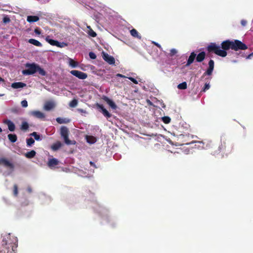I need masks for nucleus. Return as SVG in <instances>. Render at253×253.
<instances>
[{
    "label": "nucleus",
    "instance_id": "f257e3e1",
    "mask_svg": "<svg viewBox=\"0 0 253 253\" xmlns=\"http://www.w3.org/2000/svg\"><path fill=\"white\" fill-rule=\"evenodd\" d=\"M221 45V47L215 43H211L208 46V50L209 52H213L218 56L225 57L227 55L226 50L230 48L235 50H244L247 48L246 44L238 40H235L234 42L225 41L223 42Z\"/></svg>",
    "mask_w": 253,
    "mask_h": 253
},
{
    "label": "nucleus",
    "instance_id": "f03ea898",
    "mask_svg": "<svg viewBox=\"0 0 253 253\" xmlns=\"http://www.w3.org/2000/svg\"><path fill=\"white\" fill-rule=\"evenodd\" d=\"M10 237V234H8V235H6L5 236L3 237L2 241V245H7L8 244V246L10 245V247H12V250L14 251V249L17 248V239L16 237H12V239H11V242L10 241H7V239H9V238ZM7 249H9V247L8 246Z\"/></svg>",
    "mask_w": 253,
    "mask_h": 253
},
{
    "label": "nucleus",
    "instance_id": "7ed1b4c3",
    "mask_svg": "<svg viewBox=\"0 0 253 253\" xmlns=\"http://www.w3.org/2000/svg\"><path fill=\"white\" fill-rule=\"evenodd\" d=\"M25 67L26 69L22 72L24 75H33L37 72L38 65L35 63H27Z\"/></svg>",
    "mask_w": 253,
    "mask_h": 253
},
{
    "label": "nucleus",
    "instance_id": "20e7f679",
    "mask_svg": "<svg viewBox=\"0 0 253 253\" xmlns=\"http://www.w3.org/2000/svg\"><path fill=\"white\" fill-rule=\"evenodd\" d=\"M60 134L63 138L66 144L69 145L72 144L68 138V129L65 126H62L60 129Z\"/></svg>",
    "mask_w": 253,
    "mask_h": 253
},
{
    "label": "nucleus",
    "instance_id": "39448f33",
    "mask_svg": "<svg viewBox=\"0 0 253 253\" xmlns=\"http://www.w3.org/2000/svg\"><path fill=\"white\" fill-rule=\"evenodd\" d=\"M45 41L48 42L50 44L52 45H55L59 47H63L67 45V44L65 42H60L51 39L49 36H47L45 38Z\"/></svg>",
    "mask_w": 253,
    "mask_h": 253
},
{
    "label": "nucleus",
    "instance_id": "423d86ee",
    "mask_svg": "<svg viewBox=\"0 0 253 253\" xmlns=\"http://www.w3.org/2000/svg\"><path fill=\"white\" fill-rule=\"evenodd\" d=\"M70 73L79 79L84 80L87 78V75L84 72L78 70H72Z\"/></svg>",
    "mask_w": 253,
    "mask_h": 253
},
{
    "label": "nucleus",
    "instance_id": "0eeeda50",
    "mask_svg": "<svg viewBox=\"0 0 253 253\" xmlns=\"http://www.w3.org/2000/svg\"><path fill=\"white\" fill-rule=\"evenodd\" d=\"M56 106V102L54 101L50 100L46 101L43 106V109L46 111H50L54 108Z\"/></svg>",
    "mask_w": 253,
    "mask_h": 253
},
{
    "label": "nucleus",
    "instance_id": "6e6552de",
    "mask_svg": "<svg viewBox=\"0 0 253 253\" xmlns=\"http://www.w3.org/2000/svg\"><path fill=\"white\" fill-rule=\"evenodd\" d=\"M102 57L103 59L109 64H114L115 63L114 58L104 52H102Z\"/></svg>",
    "mask_w": 253,
    "mask_h": 253
},
{
    "label": "nucleus",
    "instance_id": "1a4fd4ad",
    "mask_svg": "<svg viewBox=\"0 0 253 253\" xmlns=\"http://www.w3.org/2000/svg\"><path fill=\"white\" fill-rule=\"evenodd\" d=\"M209 68L206 72L203 74V77L206 75L211 76L212 74L214 69V61L212 60H210L209 62Z\"/></svg>",
    "mask_w": 253,
    "mask_h": 253
},
{
    "label": "nucleus",
    "instance_id": "9d476101",
    "mask_svg": "<svg viewBox=\"0 0 253 253\" xmlns=\"http://www.w3.org/2000/svg\"><path fill=\"white\" fill-rule=\"evenodd\" d=\"M30 115L38 119H44L45 115L42 112L39 111H33L30 112Z\"/></svg>",
    "mask_w": 253,
    "mask_h": 253
},
{
    "label": "nucleus",
    "instance_id": "9b49d317",
    "mask_svg": "<svg viewBox=\"0 0 253 253\" xmlns=\"http://www.w3.org/2000/svg\"><path fill=\"white\" fill-rule=\"evenodd\" d=\"M58 164L59 161L57 159L55 158H52L49 159L47 165L50 169H54Z\"/></svg>",
    "mask_w": 253,
    "mask_h": 253
},
{
    "label": "nucleus",
    "instance_id": "f8f14e48",
    "mask_svg": "<svg viewBox=\"0 0 253 253\" xmlns=\"http://www.w3.org/2000/svg\"><path fill=\"white\" fill-rule=\"evenodd\" d=\"M26 86V84L22 82H15L11 84V86L13 88L18 89L23 88Z\"/></svg>",
    "mask_w": 253,
    "mask_h": 253
},
{
    "label": "nucleus",
    "instance_id": "ddd939ff",
    "mask_svg": "<svg viewBox=\"0 0 253 253\" xmlns=\"http://www.w3.org/2000/svg\"><path fill=\"white\" fill-rule=\"evenodd\" d=\"M103 99L107 102V103L113 109H116L117 108V106L115 103L113 102V100L109 99L108 97L106 96H104L103 97Z\"/></svg>",
    "mask_w": 253,
    "mask_h": 253
},
{
    "label": "nucleus",
    "instance_id": "4468645a",
    "mask_svg": "<svg viewBox=\"0 0 253 253\" xmlns=\"http://www.w3.org/2000/svg\"><path fill=\"white\" fill-rule=\"evenodd\" d=\"M196 54L194 52H193L191 53L190 56L189 57V58L188 59L186 66H189L190 64H191L193 63V62L194 61V60L196 57Z\"/></svg>",
    "mask_w": 253,
    "mask_h": 253
},
{
    "label": "nucleus",
    "instance_id": "2eb2a0df",
    "mask_svg": "<svg viewBox=\"0 0 253 253\" xmlns=\"http://www.w3.org/2000/svg\"><path fill=\"white\" fill-rule=\"evenodd\" d=\"M5 123L7 124L9 130L11 131L14 130L15 126L14 123L10 120H6L5 121Z\"/></svg>",
    "mask_w": 253,
    "mask_h": 253
},
{
    "label": "nucleus",
    "instance_id": "dca6fc26",
    "mask_svg": "<svg viewBox=\"0 0 253 253\" xmlns=\"http://www.w3.org/2000/svg\"><path fill=\"white\" fill-rule=\"evenodd\" d=\"M39 20V17L38 16H28L27 18V20L29 23H33L35 22H37Z\"/></svg>",
    "mask_w": 253,
    "mask_h": 253
},
{
    "label": "nucleus",
    "instance_id": "f3484780",
    "mask_svg": "<svg viewBox=\"0 0 253 253\" xmlns=\"http://www.w3.org/2000/svg\"><path fill=\"white\" fill-rule=\"evenodd\" d=\"M0 164L3 165L7 167H12V165L8 161L3 158L0 159Z\"/></svg>",
    "mask_w": 253,
    "mask_h": 253
},
{
    "label": "nucleus",
    "instance_id": "a211bd4d",
    "mask_svg": "<svg viewBox=\"0 0 253 253\" xmlns=\"http://www.w3.org/2000/svg\"><path fill=\"white\" fill-rule=\"evenodd\" d=\"M28 42L32 44L37 46L41 47L42 46V44L40 42H39L38 41H37L35 39H29L28 41Z\"/></svg>",
    "mask_w": 253,
    "mask_h": 253
},
{
    "label": "nucleus",
    "instance_id": "6ab92c4d",
    "mask_svg": "<svg viewBox=\"0 0 253 253\" xmlns=\"http://www.w3.org/2000/svg\"><path fill=\"white\" fill-rule=\"evenodd\" d=\"M99 107L101 110L102 113L104 116L107 118H110L111 117V114L106 109L103 107V106L99 105Z\"/></svg>",
    "mask_w": 253,
    "mask_h": 253
},
{
    "label": "nucleus",
    "instance_id": "aec40b11",
    "mask_svg": "<svg viewBox=\"0 0 253 253\" xmlns=\"http://www.w3.org/2000/svg\"><path fill=\"white\" fill-rule=\"evenodd\" d=\"M69 65L72 68H76L78 66L79 64L71 58L68 59Z\"/></svg>",
    "mask_w": 253,
    "mask_h": 253
},
{
    "label": "nucleus",
    "instance_id": "412c9836",
    "mask_svg": "<svg viewBox=\"0 0 253 253\" xmlns=\"http://www.w3.org/2000/svg\"><path fill=\"white\" fill-rule=\"evenodd\" d=\"M205 57V52H201L198 54L196 57V60L198 62H202Z\"/></svg>",
    "mask_w": 253,
    "mask_h": 253
},
{
    "label": "nucleus",
    "instance_id": "4be33fe9",
    "mask_svg": "<svg viewBox=\"0 0 253 253\" xmlns=\"http://www.w3.org/2000/svg\"><path fill=\"white\" fill-rule=\"evenodd\" d=\"M86 139L87 142L90 144H93L96 141V138L93 136H86Z\"/></svg>",
    "mask_w": 253,
    "mask_h": 253
},
{
    "label": "nucleus",
    "instance_id": "5701e85b",
    "mask_svg": "<svg viewBox=\"0 0 253 253\" xmlns=\"http://www.w3.org/2000/svg\"><path fill=\"white\" fill-rule=\"evenodd\" d=\"M36 151L34 150H32L30 152L26 153L25 154V156L26 158H27L28 159H31V158H34L36 156Z\"/></svg>",
    "mask_w": 253,
    "mask_h": 253
},
{
    "label": "nucleus",
    "instance_id": "b1692460",
    "mask_svg": "<svg viewBox=\"0 0 253 253\" xmlns=\"http://www.w3.org/2000/svg\"><path fill=\"white\" fill-rule=\"evenodd\" d=\"M56 121L59 124H66L70 122V120L66 118H56Z\"/></svg>",
    "mask_w": 253,
    "mask_h": 253
},
{
    "label": "nucleus",
    "instance_id": "393cba45",
    "mask_svg": "<svg viewBox=\"0 0 253 253\" xmlns=\"http://www.w3.org/2000/svg\"><path fill=\"white\" fill-rule=\"evenodd\" d=\"M61 147V142L58 141L54 144H53L51 146V148L52 150L53 151H56L59 149Z\"/></svg>",
    "mask_w": 253,
    "mask_h": 253
},
{
    "label": "nucleus",
    "instance_id": "a878e982",
    "mask_svg": "<svg viewBox=\"0 0 253 253\" xmlns=\"http://www.w3.org/2000/svg\"><path fill=\"white\" fill-rule=\"evenodd\" d=\"M130 34L132 36L135 38H137L139 39H141V36H140L137 32V31L135 29H132L130 31Z\"/></svg>",
    "mask_w": 253,
    "mask_h": 253
},
{
    "label": "nucleus",
    "instance_id": "bb28decb",
    "mask_svg": "<svg viewBox=\"0 0 253 253\" xmlns=\"http://www.w3.org/2000/svg\"><path fill=\"white\" fill-rule=\"evenodd\" d=\"M87 28L88 29V31L87 32L90 37H95L96 36V33L91 29L89 26H87Z\"/></svg>",
    "mask_w": 253,
    "mask_h": 253
},
{
    "label": "nucleus",
    "instance_id": "cd10ccee",
    "mask_svg": "<svg viewBox=\"0 0 253 253\" xmlns=\"http://www.w3.org/2000/svg\"><path fill=\"white\" fill-rule=\"evenodd\" d=\"M8 137L12 142H15L17 140V136L15 134H9L8 135Z\"/></svg>",
    "mask_w": 253,
    "mask_h": 253
},
{
    "label": "nucleus",
    "instance_id": "c85d7f7f",
    "mask_svg": "<svg viewBox=\"0 0 253 253\" xmlns=\"http://www.w3.org/2000/svg\"><path fill=\"white\" fill-rule=\"evenodd\" d=\"M30 135L34 136L36 140L39 141L42 140L41 136L39 134H38L36 132H33V133L30 134Z\"/></svg>",
    "mask_w": 253,
    "mask_h": 253
},
{
    "label": "nucleus",
    "instance_id": "c756f323",
    "mask_svg": "<svg viewBox=\"0 0 253 253\" xmlns=\"http://www.w3.org/2000/svg\"><path fill=\"white\" fill-rule=\"evenodd\" d=\"M26 142L27 146L30 147L34 143L35 141L32 138H29L27 139Z\"/></svg>",
    "mask_w": 253,
    "mask_h": 253
},
{
    "label": "nucleus",
    "instance_id": "7c9ffc66",
    "mask_svg": "<svg viewBox=\"0 0 253 253\" xmlns=\"http://www.w3.org/2000/svg\"><path fill=\"white\" fill-rule=\"evenodd\" d=\"M177 87L180 89H185L187 88V84L186 82H183L179 84Z\"/></svg>",
    "mask_w": 253,
    "mask_h": 253
},
{
    "label": "nucleus",
    "instance_id": "2f4dec72",
    "mask_svg": "<svg viewBox=\"0 0 253 253\" xmlns=\"http://www.w3.org/2000/svg\"><path fill=\"white\" fill-rule=\"evenodd\" d=\"M29 128V125L26 122H23L22 123L21 126V129L22 130H26Z\"/></svg>",
    "mask_w": 253,
    "mask_h": 253
},
{
    "label": "nucleus",
    "instance_id": "473e14b6",
    "mask_svg": "<svg viewBox=\"0 0 253 253\" xmlns=\"http://www.w3.org/2000/svg\"><path fill=\"white\" fill-rule=\"evenodd\" d=\"M37 72H38L42 76H45L46 74L44 70L41 68L39 65H38Z\"/></svg>",
    "mask_w": 253,
    "mask_h": 253
},
{
    "label": "nucleus",
    "instance_id": "72a5a7b5",
    "mask_svg": "<svg viewBox=\"0 0 253 253\" xmlns=\"http://www.w3.org/2000/svg\"><path fill=\"white\" fill-rule=\"evenodd\" d=\"M78 104V101L76 99H73L69 104L71 107H75Z\"/></svg>",
    "mask_w": 253,
    "mask_h": 253
},
{
    "label": "nucleus",
    "instance_id": "f704fd0d",
    "mask_svg": "<svg viewBox=\"0 0 253 253\" xmlns=\"http://www.w3.org/2000/svg\"><path fill=\"white\" fill-rule=\"evenodd\" d=\"M162 120L165 124H169L170 122V118L167 116L163 117Z\"/></svg>",
    "mask_w": 253,
    "mask_h": 253
},
{
    "label": "nucleus",
    "instance_id": "c9c22d12",
    "mask_svg": "<svg viewBox=\"0 0 253 253\" xmlns=\"http://www.w3.org/2000/svg\"><path fill=\"white\" fill-rule=\"evenodd\" d=\"M21 105L23 107H27L28 106V102L26 100H23L21 102Z\"/></svg>",
    "mask_w": 253,
    "mask_h": 253
},
{
    "label": "nucleus",
    "instance_id": "e433bc0d",
    "mask_svg": "<svg viewBox=\"0 0 253 253\" xmlns=\"http://www.w3.org/2000/svg\"><path fill=\"white\" fill-rule=\"evenodd\" d=\"M3 22L4 23H7L10 22V19L8 16H4L3 18Z\"/></svg>",
    "mask_w": 253,
    "mask_h": 253
},
{
    "label": "nucleus",
    "instance_id": "4c0bfd02",
    "mask_svg": "<svg viewBox=\"0 0 253 253\" xmlns=\"http://www.w3.org/2000/svg\"><path fill=\"white\" fill-rule=\"evenodd\" d=\"M210 87V83H206L204 86V88L203 89L204 91H206L207 90L209 89Z\"/></svg>",
    "mask_w": 253,
    "mask_h": 253
},
{
    "label": "nucleus",
    "instance_id": "58836bf2",
    "mask_svg": "<svg viewBox=\"0 0 253 253\" xmlns=\"http://www.w3.org/2000/svg\"><path fill=\"white\" fill-rule=\"evenodd\" d=\"M89 56L90 58L93 59H95L96 57L95 54L92 52H89Z\"/></svg>",
    "mask_w": 253,
    "mask_h": 253
},
{
    "label": "nucleus",
    "instance_id": "ea45409f",
    "mask_svg": "<svg viewBox=\"0 0 253 253\" xmlns=\"http://www.w3.org/2000/svg\"><path fill=\"white\" fill-rule=\"evenodd\" d=\"M127 78L135 84H137L138 83V81L134 78H133L132 77H127Z\"/></svg>",
    "mask_w": 253,
    "mask_h": 253
},
{
    "label": "nucleus",
    "instance_id": "a19ab883",
    "mask_svg": "<svg viewBox=\"0 0 253 253\" xmlns=\"http://www.w3.org/2000/svg\"><path fill=\"white\" fill-rule=\"evenodd\" d=\"M18 194V189H17V186L15 185L14 186V195L16 196Z\"/></svg>",
    "mask_w": 253,
    "mask_h": 253
},
{
    "label": "nucleus",
    "instance_id": "79ce46f5",
    "mask_svg": "<svg viewBox=\"0 0 253 253\" xmlns=\"http://www.w3.org/2000/svg\"><path fill=\"white\" fill-rule=\"evenodd\" d=\"M176 53H177V50L173 48L170 50V53L172 55H174V54H176Z\"/></svg>",
    "mask_w": 253,
    "mask_h": 253
},
{
    "label": "nucleus",
    "instance_id": "37998d69",
    "mask_svg": "<svg viewBox=\"0 0 253 253\" xmlns=\"http://www.w3.org/2000/svg\"><path fill=\"white\" fill-rule=\"evenodd\" d=\"M34 32L36 34L39 35L41 34V32L38 29H35Z\"/></svg>",
    "mask_w": 253,
    "mask_h": 253
},
{
    "label": "nucleus",
    "instance_id": "c03bdc74",
    "mask_svg": "<svg viewBox=\"0 0 253 253\" xmlns=\"http://www.w3.org/2000/svg\"><path fill=\"white\" fill-rule=\"evenodd\" d=\"M246 24H247V21H246V20H242L241 21V24H242L243 26H245L246 25Z\"/></svg>",
    "mask_w": 253,
    "mask_h": 253
},
{
    "label": "nucleus",
    "instance_id": "a18cd8bd",
    "mask_svg": "<svg viewBox=\"0 0 253 253\" xmlns=\"http://www.w3.org/2000/svg\"><path fill=\"white\" fill-rule=\"evenodd\" d=\"M117 77H121V78H126L125 76L124 75H123L121 74H117L116 75Z\"/></svg>",
    "mask_w": 253,
    "mask_h": 253
},
{
    "label": "nucleus",
    "instance_id": "49530a36",
    "mask_svg": "<svg viewBox=\"0 0 253 253\" xmlns=\"http://www.w3.org/2000/svg\"><path fill=\"white\" fill-rule=\"evenodd\" d=\"M153 43L157 46L159 48H161V46L160 45V44H159V43L156 42H153Z\"/></svg>",
    "mask_w": 253,
    "mask_h": 253
},
{
    "label": "nucleus",
    "instance_id": "de8ad7c7",
    "mask_svg": "<svg viewBox=\"0 0 253 253\" xmlns=\"http://www.w3.org/2000/svg\"><path fill=\"white\" fill-rule=\"evenodd\" d=\"M90 164L91 165L94 166V165L93 164V163L92 162H90Z\"/></svg>",
    "mask_w": 253,
    "mask_h": 253
},
{
    "label": "nucleus",
    "instance_id": "09e8293b",
    "mask_svg": "<svg viewBox=\"0 0 253 253\" xmlns=\"http://www.w3.org/2000/svg\"><path fill=\"white\" fill-rule=\"evenodd\" d=\"M1 81H3V80L1 77H0V82Z\"/></svg>",
    "mask_w": 253,
    "mask_h": 253
},
{
    "label": "nucleus",
    "instance_id": "8fccbe9b",
    "mask_svg": "<svg viewBox=\"0 0 253 253\" xmlns=\"http://www.w3.org/2000/svg\"><path fill=\"white\" fill-rule=\"evenodd\" d=\"M28 190L29 192H31V188H28Z\"/></svg>",
    "mask_w": 253,
    "mask_h": 253
},
{
    "label": "nucleus",
    "instance_id": "3c124183",
    "mask_svg": "<svg viewBox=\"0 0 253 253\" xmlns=\"http://www.w3.org/2000/svg\"><path fill=\"white\" fill-rule=\"evenodd\" d=\"M3 95H4V94L0 93V96H3Z\"/></svg>",
    "mask_w": 253,
    "mask_h": 253
}]
</instances>
